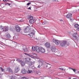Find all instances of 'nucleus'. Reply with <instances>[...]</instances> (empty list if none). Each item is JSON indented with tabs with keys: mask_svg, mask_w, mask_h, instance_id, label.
<instances>
[{
	"mask_svg": "<svg viewBox=\"0 0 79 79\" xmlns=\"http://www.w3.org/2000/svg\"><path fill=\"white\" fill-rule=\"evenodd\" d=\"M32 70H28L27 71V73H29V74H30V73H32Z\"/></svg>",
	"mask_w": 79,
	"mask_h": 79,
	"instance_id": "nucleus-23",
	"label": "nucleus"
},
{
	"mask_svg": "<svg viewBox=\"0 0 79 79\" xmlns=\"http://www.w3.org/2000/svg\"><path fill=\"white\" fill-rule=\"evenodd\" d=\"M0 28L1 30H3V32H6V31H8V27H3L1 26L0 27Z\"/></svg>",
	"mask_w": 79,
	"mask_h": 79,
	"instance_id": "nucleus-5",
	"label": "nucleus"
},
{
	"mask_svg": "<svg viewBox=\"0 0 79 79\" xmlns=\"http://www.w3.org/2000/svg\"><path fill=\"white\" fill-rule=\"evenodd\" d=\"M7 3H5V5H7Z\"/></svg>",
	"mask_w": 79,
	"mask_h": 79,
	"instance_id": "nucleus-40",
	"label": "nucleus"
},
{
	"mask_svg": "<svg viewBox=\"0 0 79 79\" xmlns=\"http://www.w3.org/2000/svg\"><path fill=\"white\" fill-rule=\"evenodd\" d=\"M59 69H60V70H61V71H65V70H66V69H65L64 68V69L61 68H60Z\"/></svg>",
	"mask_w": 79,
	"mask_h": 79,
	"instance_id": "nucleus-22",
	"label": "nucleus"
},
{
	"mask_svg": "<svg viewBox=\"0 0 79 79\" xmlns=\"http://www.w3.org/2000/svg\"><path fill=\"white\" fill-rule=\"evenodd\" d=\"M35 49L37 53H39V52H40L42 53H45V49L42 47H39V46H36Z\"/></svg>",
	"mask_w": 79,
	"mask_h": 79,
	"instance_id": "nucleus-3",
	"label": "nucleus"
},
{
	"mask_svg": "<svg viewBox=\"0 0 79 79\" xmlns=\"http://www.w3.org/2000/svg\"><path fill=\"white\" fill-rule=\"evenodd\" d=\"M69 68V69H72V68Z\"/></svg>",
	"mask_w": 79,
	"mask_h": 79,
	"instance_id": "nucleus-43",
	"label": "nucleus"
},
{
	"mask_svg": "<svg viewBox=\"0 0 79 79\" xmlns=\"http://www.w3.org/2000/svg\"><path fill=\"white\" fill-rule=\"evenodd\" d=\"M11 79H15V78H14V77H13V76H12Z\"/></svg>",
	"mask_w": 79,
	"mask_h": 79,
	"instance_id": "nucleus-36",
	"label": "nucleus"
},
{
	"mask_svg": "<svg viewBox=\"0 0 79 79\" xmlns=\"http://www.w3.org/2000/svg\"><path fill=\"white\" fill-rule=\"evenodd\" d=\"M31 8H32V7L30 6L28 8L29 10H31Z\"/></svg>",
	"mask_w": 79,
	"mask_h": 79,
	"instance_id": "nucleus-34",
	"label": "nucleus"
},
{
	"mask_svg": "<svg viewBox=\"0 0 79 79\" xmlns=\"http://www.w3.org/2000/svg\"><path fill=\"white\" fill-rule=\"evenodd\" d=\"M74 27L75 28H76L77 29H76L77 31H79V25L78 24H76L74 26Z\"/></svg>",
	"mask_w": 79,
	"mask_h": 79,
	"instance_id": "nucleus-15",
	"label": "nucleus"
},
{
	"mask_svg": "<svg viewBox=\"0 0 79 79\" xmlns=\"http://www.w3.org/2000/svg\"><path fill=\"white\" fill-rule=\"evenodd\" d=\"M66 18L71 19L72 18V14L71 13H69L66 15Z\"/></svg>",
	"mask_w": 79,
	"mask_h": 79,
	"instance_id": "nucleus-12",
	"label": "nucleus"
},
{
	"mask_svg": "<svg viewBox=\"0 0 79 79\" xmlns=\"http://www.w3.org/2000/svg\"><path fill=\"white\" fill-rule=\"evenodd\" d=\"M7 39H10L11 38V36L10 35V34H8L7 35Z\"/></svg>",
	"mask_w": 79,
	"mask_h": 79,
	"instance_id": "nucleus-21",
	"label": "nucleus"
},
{
	"mask_svg": "<svg viewBox=\"0 0 79 79\" xmlns=\"http://www.w3.org/2000/svg\"><path fill=\"white\" fill-rule=\"evenodd\" d=\"M7 5H8V4H7Z\"/></svg>",
	"mask_w": 79,
	"mask_h": 79,
	"instance_id": "nucleus-49",
	"label": "nucleus"
},
{
	"mask_svg": "<svg viewBox=\"0 0 79 79\" xmlns=\"http://www.w3.org/2000/svg\"><path fill=\"white\" fill-rule=\"evenodd\" d=\"M77 73H79V72L78 71Z\"/></svg>",
	"mask_w": 79,
	"mask_h": 79,
	"instance_id": "nucleus-44",
	"label": "nucleus"
},
{
	"mask_svg": "<svg viewBox=\"0 0 79 79\" xmlns=\"http://www.w3.org/2000/svg\"><path fill=\"white\" fill-rule=\"evenodd\" d=\"M41 66H43V64H42V63H41Z\"/></svg>",
	"mask_w": 79,
	"mask_h": 79,
	"instance_id": "nucleus-38",
	"label": "nucleus"
},
{
	"mask_svg": "<svg viewBox=\"0 0 79 79\" xmlns=\"http://www.w3.org/2000/svg\"><path fill=\"white\" fill-rule=\"evenodd\" d=\"M72 69V70H73V71H74V72H76V70L75 69Z\"/></svg>",
	"mask_w": 79,
	"mask_h": 79,
	"instance_id": "nucleus-28",
	"label": "nucleus"
},
{
	"mask_svg": "<svg viewBox=\"0 0 79 79\" xmlns=\"http://www.w3.org/2000/svg\"><path fill=\"white\" fill-rule=\"evenodd\" d=\"M45 63H47V64H49L48 65H47L46 66V68L47 69H50V68H51V66H50V65H51L50 64L46 63V62H45Z\"/></svg>",
	"mask_w": 79,
	"mask_h": 79,
	"instance_id": "nucleus-18",
	"label": "nucleus"
},
{
	"mask_svg": "<svg viewBox=\"0 0 79 79\" xmlns=\"http://www.w3.org/2000/svg\"><path fill=\"white\" fill-rule=\"evenodd\" d=\"M34 62H32L31 61V59L25 58L23 60V61H22L21 63L22 66H24L25 63H27L28 66L30 68H32L33 67V64H34Z\"/></svg>",
	"mask_w": 79,
	"mask_h": 79,
	"instance_id": "nucleus-1",
	"label": "nucleus"
},
{
	"mask_svg": "<svg viewBox=\"0 0 79 79\" xmlns=\"http://www.w3.org/2000/svg\"><path fill=\"white\" fill-rule=\"evenodd\" d=\"M53 40H54V39H53Z\"/></svg>",
	"mask_w": 79,
	"mask_h": 79,
	"instance_id": "nucleus-48",
	"label": "nucleus"
},
{
	"mask_svg": "<svg viewBox=\"0 0 79 79\" xmlns=\"http://www.w3.org/2000/svg\"><path fill=\"white\" fill-rule=\"evenodd\" d=\"M77 42H77V41H79V40H77Z\"/></svg>",
	"mask_w": 79,
	"mask_h": 79,
	"instance_id": "nucleus-39",
	"label": "nucleus"
},
{
	"mask_svg": "<svg viewBox=\"0 0 79 79\" xmlns=\"http://www.w3.org/2000/svg\"><path fill=\"white\" fill-rule=\"evenodd\" d=\"M53 0L54 2H58V0Z\"/></svg>",
	"mask_w": 79,
	"mask_h": 79,
	"instance_id": "nucleus-33",
	"label": "nucleus"
},
{
	"mask_svg": "<svg viewBox=\"0 0 79 79\" xmlns=\"http://www.w3.org/2000/svg\"><path fill=\"white\" fill-rule=\"evenodd\" d=\"M15 29L17 32H19L21 31V28L20 27L18 26V25H17L15 26Z\"/></svg>",
	"mask_w": 79,
	"mask_h": 79,
	"instance_id": "nucleus-10",
	"label": "nucleus"
},
{
	"mask_svg": "<svg viewBox=\"0 0 79 79\" xmlns=\"http://www.w3.org/2000/svg\"><path fill=\"white\" fill-rule=\"evenodd\" d=\"M45 46L48 48H50V43L49 42H47L45 44Z\"/></svg>",
	"mask_w": 79,
	"mask_h": 79,
	"instance_id": "nucleus-16",
	"label": "nucleus"
},
{
	"mask_svg": "<svg viewBox=\"0 0 79 79\" xmlns=\"http://www.w3.org/2000/svg\"><path fill=\"white\" fill-rule=\"evenodd\" d=\"M7 4H8V5H9V6H10V4H9L8 3H7Z\"/></svg>",
	"mask_w": 79,
	"mask_h": 79,
	"instance_id": "nucleus-37",
	"label": "nucleus"
},
{
	"mask_svg": "<svg viewBox=\"0 0 79 79\" xmlns=\"http://www.w3.org/2000/svg\"><path fill=\"white\" fill-rule=\"evenodd\" d=\"M3 1L4 2H8L9 0H3Z\"/></svg>",
	"mask_w": 79,
	"mask_h": 79,
	"instance_id": "nucleus-30",
	"label": "nucleus"
},
{
	"mask_svg": "<svg viewBox=\"0 0 79 79\" xmlns=\"http://www.w3.org/2000/svg\"><path fill=\"white\" fill-rule=\"evenodd\" d=\"M24 54L25 55H27V56H29L31 57V54H28L27 53H25Z\"/></svg>",
	"mask_w": 79,
	"mask_h": 79,
	"instance_id": "nucleus-25",
	"label": "nucleus"
},
{
	"mask_svg": "<svg viewBox=\"0 0 79 79\" xmlns=\"http://www.w3.org/2000/svg\"><path fill=\"white\" fill-rule=\"evenodd\" d=\"M19 21H20V22H23V21H24V20H23V19H22L20 20Z\"/></svg>",
	"mask_w": 79,
	"mask_h": 79,
	"instance_id": "nucleus-32",
	"label": "nucleus"
},
{
	"mask_svg": "<svg viewBox=\"0 0 79 79\" xmlns=\"http://www.w3.org/2000/svg\"><path fill=\"white\" fill-rule=\"evenodd\" d=\"M27 19H30L29 21L31 24L35 22V20L33 19V16L28 15L27 16Z\"/></svg>",
	"mask_w": 79,
	"mask_h": 79,
	"instance_id": "nucleus-4",
	"label": "nucleus"
},
{
	"mask_svg": "<svg viewBox=\"0 0 79 79\" xmlns=\"http://www.w3.org/2000/svg\"><path fill=\"white\" fill-rule=\"evenodd\" d=\"M16 58V61H18V62H19V63H21V62H22V60H19L18 58Z\"/></svg>",
	"mask_w": 79,
	"mask_h": 79,
	"instance_id": "nucleus-20",
	"label": "nucleus"
},
{
	"mask_svg": "<svg viewBox=\"0 0 79 79\" xmlns=\"http://www.w3.org/2000/svg\"><path fill=\"white\" fill-rule=\"evenodd\" d=\"M54 43L56 44V45H59L60 44V45L61 47H64L67 44V45H69V43H67L66 41H60L58 40H55Z\"/></svg>",
	"mask_w": 79,
	"mask_h": 79,
	"instance_id": "nucleus-2",
	"label": "nucleus"
},
{
	"mask_svg": "<svg viewBox=\"0 0 79 79\" xmlns=\"http://www.w3.org/2000/svg\"><path fill=\"white\" fill-rule=\"evenodd\" d=\"M0 69L1 70V71H2V72H3V71H4V70H5V69H3L2 67H0Z\"/></svg>",
	"mask_w": 79,
	"mask_h": 79,
	"instance_id": "nucleus-26",
	"label": "nucleus"
},
{
	"mask_svg": "<svg viewBox=\"0 0 79 79\" xmlns=\"http://www.w3.org/2000/svg\"><path fill=\"white\" fill-rule=\"evenodd\" d=\"M78 11H79V9H78Z\"/></svg>",
	"mask_w": 79,
	"mask_h": 79,
	"instance_id": "nucleus-47",
	"label": "nucleus"
},
{
	"mask_svg": "<svg viewBox=\"0 0 79 79\" xmlns=\"http://www.w3.org/2000/svg\"><path fill=\"white\" fill-rule=\"evenodd\" d=\"M35 48H34H34H33V47H32L31 48V50H33V51L34 52V51H36V50L35 49Z\"/></svg>",
	"mask_w": 79,
	"mask_h": 79,
	"instance_id": "nucleus-24",
	"label": "nucleus"
},
{
	"mask_svg": "<svg viewBox=\"0 0 79 79\" xmlns=\"http://www.w3.org/2000/svg\"><path fill=\"white\" fill-rule=\"evenodd\" d=\"M73 79H77V78H73Z\"/></svg>",
	"mask_w": 79,
	"mask_h": 79,
	"instance_id": "nucleus-42",
	"label": "nucleus"
},
{
	"mask_svg": "<svg viewBox=\"0 0 79 79\" xmlns=\"http://www.w3.org/2000/svg\"><path fill=\"white\" fill-rule=\"evenodd\" d=\"M51 49L52 52H57V49L56 48L53 46H51Z\"/></svg>",
	"mask_w": 79,
	"mask_h": 79,
	"instance_id": "nucleus-8",
	"label": "nucleus"
},
{
	"mask_svg": "<svg viewBox=\"0 0 79 79\" xmlns=\"http://www.w3.org/2000/svg\"><path fill=\"white\" fill-rule=\"evenodd\" d=\"M37 56V55L35 54H31L30 56V57L34 59L35 58H36Z\"/></svg>",
	"mask_w": 79,
	"mask_h": 79,
	"instance_id": "nucleus-11",
	"label": "nucleus"
},
{
	"mask_svg": "<svg viewBox=\"0 0 79 79\" xmlns=\"http://www.w3.org/2000/svg\"><path fill=\"white\" fill-rule=\"evenodd\" d=\"M26 45H23L22 49L23 50V51H24L25 52H28V50H27V48H26Z\"/></svg>",
	"mask_w": 79,
	"mask_h": 79,
	"instance_id": "nucleus-9",
	"label": "nucleus"
},
{
	"mask_svg": "<svg viewBox=\"0 0 79 79\" xmlns=\"http://www.w3.org/2000/svg\"><path fill=\"white\" fill-rule=\"evenodd\" d=\"M8 46H9V47H10V46H8Z\"/></svg>",
	"mask_w": 79,
	"mask_h": 79,
	"instance_id": "nucleus-46",
	"label": "nucleus"
},
{
	"mask_svg": "<svg viewBox=\"0 0 79 79\" xmlns=\"http://www.w3.org/2000/svg\"><path fill=\"white\" fill-rule=\"evenodd\" d=\"M35 32L34 30H33L32 32H31V33H30V34H28V35L31 37H33V35L35 34Z\"/></svg>",
	"mask_w": 79,
	"mask_h": 79,
	"instance_id": "nucleus-13",
	"label": "nucleus"
},
{
	"mask_svg": "<svg viewBox=\"0 0 79 79\" xmlns=\"http://www.w3.org/2000/svg\"><path fill=\"white\" fill-rule=\"evenodd\" d=\"M70 20H72V19H71H71H70Z\"/></svg>",
	"mask_w": 79,
	"mask_h": 79,
	"instance_id": "nucleus-45",
	"label": "nucleus"
},
{
	"mask_svg": "<svg viewBox=\"0 0 79 79\" xmlns=\"http://www.w3.org/2000/svg\"><path fill=\"white\" fill-rule=\"evenodd\" d=\"M31 3V2H28L27 4V5H30Z\"/></svg>",
	"mask_w": 79,
	"mask_h": 79,
	"instance_id": "nucleus-31",
	"label": "nucleus"
},
{
	"mask_svg": "<svg viewBox=\"0 0 79 79\" xmlns=\"http://www.w3.org/2000/svg\"><path fill=\"white\" fill-rule=\"evenodd\" d=\"M7 69L9 73H12L13 72H12V70H11V69L9 67L7 68Z\"/></svg>",
	"mask_w": 79,
	"mask_h": 79,
	"instance_id": "nucleus-19",
	"label": "nucleus"
},
{
	"mask_svg": "<svg viewBox=\"0 0 79 79\" xmlns=\"http://www.w3.org/2000/svg\"><path fill=\"white\" fill-rule=\"evenodd\" d=\"M69 79H71V77H69Z\"/></svg>",
	"mask_w": 79,
	"mask_h": 79,
	"instance_id": "nucleus-41",
	"label": "nucleus"
},
{
	"mask_svg": "<svg viewBox=\"0 0 79 79\" xmlns=\"http://www.w3.org/2000/svg\"><path fill=\"white\" fill-rule=\"evenodd\" d=\"M21 72L22 73L24 74H26V73H27V71H26V70L24 69H23L21 70Z\"/></svg>",
	"mask_w": 79,
	"mask_h": 79,
	"instance_id": "nucleus-17",
	"label": "nucleus"
},
{
	"mask_svg": "<svg viewBox=\"0 0 79 79\" xmlns=\"http://www.w3.org/2000/svg\"><path fill=\"white\" fill-rule=\"evenodd\" d=\"M22 79H28V78L25 77H23Z\"/></svg>",
	"mask_w": 79,
	"mask_h": 79,
	"instance_id": "nucleus-29",
	"label": "nucleus"
},
{
	"mask_svg": "<svg viewBox=\"0 0 79 79\" xmlns=\"http://www.w3.org/2000/svg\"><path fill=\"white\" fill-rule=\"evenodd\" d=\"M31 28H30V27L28 26L25 28L24 31L26 33H28V32H31Z\"/></svg>",
	"mask_w": 79,
	"mask_h": 79,
	"instance_id": "nucleus-6",
	"label": "nucleus"
},
{
	"mask_svg": "<svg viewBox=\"0 0 79 79\" xmlns=\"http://www.w3.org/2000/svg\"><path fill=\"white\" fill-rule=\"evenodd\" d=\"M46 23V22H45V20H44V21H43V22L42 23V24H45Z\"/></svg>",
	"mask_w": 79,
	"mask_h": 79,
	"instance_id": "nucleus-27",
	"label": "nucleus"
},
{
	"mask_svg": "<svg viewBox=\"0 0 79 79\" xmlns=\"http://www.w3.org/2000/svg\"><path fill=\"white\" fill-rule=\"evenodd\" d=\"M19 71V67H15V73H18Z\"/></svg>",
	"mask_w": 79,
	"mask_h": 79,
	"instance_id": "nucleus-14",
	"label": "nucleus"
},
{
	"mask_svg": "<svg viewBox=\"0 0 79 79\" xmlns=\"http://www.w3.org/2000/svg\"><path fill=\"white\" fill-rule=\"evenodd\" d=\"M6 40H7L6 39Z\"/></svg>",
	"mask_w": 79,
	"mask_h": 79,
	"instance_id": "nucleus-50",
	"label": "nucleus"
},
{
	"mask_svg": "<svg viewBox=\"0 0 79 79\" xmlns=\"http://www.w3.org/2000/svg\"><path fill=\"white\" fill-rule=\"evenodd\" d=\"M37 68H40V65H39Z\"/></svg>",
	"mask_w": 79,
	"mask_h": 79,
	"instance_id": "nucleus-35",
	"label": "nucleus"
},
{
	"mask_svg": "<svg viewBox=\"0 0 79 79\" xmlns=\"http://www.w3.org/2000/svg\"><path fill=\"white\" fill-rule=\"evenodd\" d=\"M77 33H75L73 34V38L74 39V40H79V36L78 37H77Z\"/></svg>",
	"mask_w": 79,
	"mask_h": 79,
	"instance_id": "nucleus-7",
	"label": "nucleus"
}]
</instances>
